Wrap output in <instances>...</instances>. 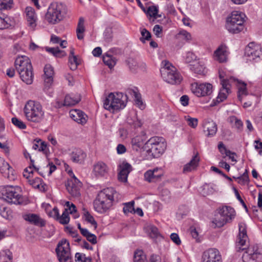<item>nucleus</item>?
<instances>
[{
  "label": "nucleus",
  "mask_w": 262,
  "mask_h": 262,
  "mask_svg": "<svg viewBox=\"0 0 262 262\" xmlns=\"http://www.w3.org/2000/svg\"><path fill=\"white\" fill-rule=\"evenodd\" d=\"M14 25L13 18L4 14H0V29H8Z\"/></svg>",
  "instance_id": "obj_33"
},
{
  "label": "nucleus",
  "mask_w": 262,
  "mask_h": 262,
  "mask_svg": "<svg viewBox=\"0 0 262 262\" xmlns=\"http://www.w3.org/2000/svg\"><path fill=\"white\" fill-rule=\"evenodd\" d=\"M38 151H42L47 156L50 154V150L47 144L45 142L42 141L41 140H40Z\"/></svg>",
  "instance_id": "obj_59"
},
{
  "label": "nucleus",
  "mask_w": 262,
  "mask_h": 262,
  "mask_svg": "<svg viewBox=\"0 0 262 262\" xmlns=\"http://www.w3.org/2000/svg\"><path fill=\"white\" fill-rule=\"evenodd\" d=\"M163 176L161 168H156L153 170H148L144 173V179L148 182H156L159 181Z\"/></svg>",
  "instance_id": "obj_21"
},
{
  "label": "nucleus",
  "mask_w": 262,
  "mask_h": 262,
  "mask_svg": "<svg viewBox=\"0 0 262 262\" xmlns=\"http://www.w3.org/2000/svg\"><path fill=\"white\" fill-rule=\"evenodd\" d=\"M24 112L26 119L31 122L40 123L45 116V112L40 103L38 102L29 100L25 104Z\"/></svg>",
  "instance_id": "obj_2"
},
{
  "label": "nucleus",
  "mask_w": 262,
  "mask_h": 262,
  "mask_svg": "<svg viewBox=\"0 0 262 262\" xmlns=\"http://www.w3.org/2000/svg\"><path fill=\"white\" fill-rule=\"evenodd\" d=\"M13 4V0H0V10L10 9Z\"/></svg>",
  "instance_id": "obj_56"
},
{
  "label": "nucleus",
  "mask_w": 262,
  "mask_h": 262,
  "mask_svg": "<svg viewBox=\"0 0 262 262\" xmlns=\"http://www.w3.org/2000/svg\"><path fill=\"white\" fill-rule=\"evenodd\" d=\"M83 217L88 223L91 224L95 229L97 228V222L89 211L85 209H83Z\"/></svg>",
  "instance_id": "obj_40"
},
{
  "label": "nucleus",
  "mask_w": 262,
  "mask_h": 262,
  "mask_svg": "<svg viewBox=\"0 0 262 262\" xmlns=\"http://www.w3.org/2000/svg\"><path fill=\"white\" fill-rule=\"evenodd\" d=\"M190 69L192 72L198 74L205 75L206 73L204 63L202 61H199L193 64H191Z\"/></svg>",
  "instance_id": "obj_38"
},
{
  "label": "nucleus",
  "mask_w": 262,
  "mask_h": 262,
  "mask_svg": "<svg viewBox=\"0 0 262 262\" xmlns=\"http://www.w3.org/2000/svg\"><path fill=\"white\" fill-rule=\"evenodd\" d=\"M160 72L163 80L167 83L179 84L182 80V76L177 72V69L168 61L163 60Z\"/></svg>",
  "instance_id": "obj_4"
},
{
  "label": "nucleus",
  "mask_w": 262,
  "mask_h": 262,
  "mask_svg": "<svg viewBox=\"0 0 262 262\" xmlns=\"http://www.w3.org/2000/svg\"><path fill=\"white\" fill-rule=\"evenodd\" d=\"M127 93L134 98V100L136 105L141 110L144 108V105L141 99L140 94L138 89L135 88L133 89H129L126 91Z\"/></svg>",
  "instance_id": "obj_32"
},
{
  "label": "nucleus",
  "mask_w": 262,
  "mask_h": 262,
  "mask_svg": "<svg viewBox=\"0 0 262 262\" xmlns=\"http://www.w3.org/2000/svg\"><path fill=\"white\" fill-rule=\"evenodd\" d=\"M179 35H181L187 41H189L191 39V34L185 30L181 31L179 32Z\"/></svg>",
  "instance_id": "obj_63"
},
{
  "label": "nucleus",
  "mask_w": 262,
  "mask_h": 262,
  "mask_svg": "<svg viewBox=\"0 0 262 262\" xmlns=\"http://www.w3.org/2000/svg\"><path fill=\"white\" fill-rule=\"evenodd\" d=\"M116 150L117 154L119 155L123 154L126 151V148L125 146L122 144H119L117 145Z\"/></svg>",
  "instance_id": "obj_64"
},
{
  "label": "nucleus",
  "mask_w": 262,
  "mask_h": 262,
  "mask_svg": "<svg viewBox=\"0 0 262 262\" xmlns=\"http://www.w3.org/2000/svg\"><path fill=\"white\" fill-rule=\"evenodd\" d=\"M126 98V96H123L121 93H118L116 94L111 93L103 101L104 107L113 112L123 109L126 106L125 102Z\"/></svg>",
  "instance_id": "obj_8"
},
{
  "label": "nucleus",
  "mask_w": 262,
  "mask_h": 262,
  "mask_svg": "<svg viewBox=\"0 0 262 262\" xmlns=\"http://www.w3.org/2000/svg\"><path fill=\"white\" fill-rule=\"evenodd\" d=\"M31 65L30 59L26 56L18 57L15 61V67L17 72L22 71L21 69H27Z\"/></svg>",
  "instance_id": "obj_28"
},
{
  "label": "nucleus",
  "mask_w": 262,
  "mask_h": 262,
  "mask_svg": "<svg viewBox=\"0 0 262 262\" xmlns=\"http://www.w3.org/2000/svg\"><path fill=\"white\" fill-rule=\"evenodd\" d=\"M24 219L33 225L39 227L45 226L46 221L41 218L39 215L35 213H27L23 215Z\"/></svg>",
  "instance_id": "obj_19"
},
{
  "label": "nucleus",
  "mask_w": 262,
  "mask_h": 262,
  "mask_svg": "<svg viewBox=\"0 0 262 262\" xmlns=\"http://www.w3.org/2000/svg\"><path fill=\"white\" fill-rule=\"evenodd\" d=\"M183 58L186 62L190 63L195 60L197 58V56L194 53L188 51L185 53Z\"/></svg>",
  "instance_id": "obj_54"
},
{
  "label": "nucleus",
  "mask_w": 262,
  "mask_h": 262,
  "mask_svg": "<svg viewBox=\"0 0 262 262\" xmlns=\"http://www.w3.org/2000/svg\"><path fill=\"white\" fill-rule=\"evenodd\" d=\"M242 258L243 262H262V247L258 245L249 247Z\"/></svg>",
  "instance_id": "obj_12"
},
{
  "label": "nucleus",
  "mask_w": 262,
  "mask_h": 262,
  "mask_svg": "<svg viewBox=\"0 0 262 262\" xmlns=\"http://www.w3.org/2000/svg\"><path fill=\"white\" fill-rule=\"evenodd\" d=\"M245 15L239 11H233L226 19V28L230 33H238L244 29Z\"/></svg>",
  "instance_id": "obj_5"
},
{
  "label": "nucleus",
  "mask_w": 262,
  "mask_h": 262,
  "mask_svg": "<svg viewBox=\"0 0 262 262\" xmlns=\"http://www.w3.org/2000/svg\"><path fill=\"white\" fill-rule=\"evenodd\" d=\"M75 262H92V259L90 257H86L85 254L77 252L75 255Z\"/></svg>",
  "instance_id": "obj_48"
},
{
  "label": "nucleus",
  "mask_w": 262,
  "mask_h": 262,
  "mask_svg": "<svg viewBox=\"0 0 262 262\" xmlns=\"http://www.w3.org/2000/svg\"><path fill=\"white\" fill-rule=\"evenodd\" d=\"M70 117L75 122L82 125L86 123L88 116L82 111L77 109L71 110L69 112Z\"/></svg>",
  "instance_id": "obj_23"
},
{
  "label": "nucleus",
  "mask_w": 262,
  "mask_h": 262,
  "mask_svg": "<svg viewBox=\"0 0 262 262\" xmlns=\"http://www.w3.org/2000/svg\"><path fill=\"white\" fill-rule=\"evenodd\" d=\"M127 64L130 70L133 72H137L138 70L144 71L146 65L143 62H139L133 58H129L127 60Z\"/></svg>",
  "instance_id": "obj_34"
},
{
  "label": "nucleus",
  "mask_w": 262,
  "mask_h": 262,
  "mask_svg": "<svg viewBox=\"0 0 262 262\" xmlns=\"http://www.w3.org/2000/svg\"><path fill=\"white\" fill-rule=\"evenodd\" d=\"M103 61L110 69L113 68L116 63L115 58L113 56L107 54L103 56Z\"/></svg>",
  "instance_id": "obj_43"
},
{
  "label": "nucleus",
  "mask_w": 262,
  "mask_h": 262,
  "mask_svg": "<svg viewBox=\"0 0 262 262\" xmlns=\"http://www.w3.org/2000/svg\"><path fill=\"white\" fill-rule=\"evenodd\" d=\"M234 209L228 206H224L218 209V214L212 221V226L214 228L223 227L227 223L231 222L235 216Z\"/></svg>",
  "instance_id": "obj_7"
},
{
  "label": "nucleus",
  "mask_w": 262,
  "mask_h": 262,
  "mask_svg": "<svg viewBox=\"0 0 262 262\" xmlns=\"http://www.w3.org/2000/svg\"><path fill=\"white\" fill-rule=\"evenodd\" d=\"M191 91L199 97L209 96L212 92V85L209 83L194 82L191 84Z\"/></svg>",
  "instance_id": "obj_14"
},
{
  "label": "nucleus",
  "mask_w": 262,
  "mask_h": 262,
  "mask_svg": "<svg viewBox=\"0 0 262 262\" xmlns=\"http://www.w3.org/2000/svg\"><path fill=\"white\" fill-rule=\"evenodd\" d=\"M230 121L233 123L234 126L238 130H241L242 129L243 124L240 119H238L235 116H232L230 117Z\"/></svg>",
  "instance_id": "obj_55"
},
{
  "label": "nucleus",
  "mask_w": 262,
  "mask_h": 262,
  "mask_svg": "<svg viewBox=\"0 0 262 262\" xmlns=\"http://www.w3.org/2000/svg\"><path fill=\"white\" fill-rule=\"evenodd\" d=\"M141 34L142 35V37L140 38V40L142 41H143V39L148 40L151 38V34L150 32L146 29H142Z\"/></svg>",
  "instance_id": "obj_60"
},
{
  "label": "nucleus",
  "mask_w": 262,
  "mask_h": 262,
  "mask_svg": "<svg viewBox=\"0 0 262 262\" xmlns=\"http://www.w3.org/2000/svg\"><path fill=\"white\" fill-rule=\"evenodd\" d=\"M32 66L27 68L26 71H21L17 72L19 75L21 79L27 84H31L33 82V74L32 71Z\"/></svg>",
  "instance_id": "obj_31"
},
{
  "label": "nucleus",
  "mask_w": 262,
  "mask_h": 262,
  "mask_svg": "<svg viewBox=\"0 0 262 262\" xmlns=\"http://www.w3.org/2000/svg\"><path fill=\"white\" fill-rule=\"evenodd\" d=\"M70 157L73 162L82 163L86 157V154L80 148H75L70 154Z\"/></svg>",
  "instance_id": "obj_29"
},
{
  "label": "nucleus",
  "mask_w": 262,
  "mask_h": 262,
  "mask_svg": "<svg viewBox=\"0 0 262 262\" xmlns=\"http://www.w3.org/2000/svg\"><path fill=\"white\" fill-rule=\"evenodd\" d=\"M28 182L33 187L38 189L41 191L45 192L47 190V185L43 182L42 180L40 178L36 177L33 179H29Z\"/></svg>",
  "instance_id": "obj_36"
},
{
  "label": "nucleus",
  "mask_w": 262,
  "mask_h": 262,
  "mask_svg": "<svg viewBox=\"0 0 262 262\" xmlns=\"http://www.w3.org/2000/svg\"><path fill=\"white\" fill-rule=\"evenodd\" d=\"M26 13L27 25L31 30H34L37 25V15L34 10L31 7H27Z\"/></svg>",
  "instance_id": "obj_22"
},
{
  "label": "nucleus",
  "mask_w": 262,
  "mask_h": 262,
  "mask_svg": "<svg viewBox=\"0 0 262 262\" xmlns=\"http://www.w3.org/2000/svg\"><path fill=\"white\" fill-rule=\"evenodd\" d=\"M158 7L152 5L148 7L146 13L147 16L156 19L158 18Z\"/></svg>",
  "instance_id": "obj_44"
},
{
  "label": "nucleus",
  "mask_w": 262,
  "mask_h": 262,
  "mask_svg": "<svg viewBox=\"0 0 262 262\" xmlns=\"http://www.w3.org/2000/svg\"><path fill=\"white\" fill-rule=\"evenodd\" d=\"M216 186L214 184H205L203 186V193L206 195L213 194L216 191Z\"/></svg>",
  "instance_id": "obj_42"
},
{
  "label": "nucleus",
  "mask_w": 262,
  "mask_h": 262,
  "mask_svg": "<svg viewBox=\"0 0 262 262\" xmlns=\"http://www.w3.org/2000/svg\"><path fill=\"white\" fill-rule=\"evenodd\" d=\"M117 194L116 190L112 187L100 191L93 202L95 210L100 213H105L113 206Z\"/></svg>",
  "instance_id": "obj_1"
},
{
  "label": "nucleus",
  "mask_w": 262,
  "mask_h": 262,
  "mask_svg": "<svg viewBox=\"0 0 262 262\" xmlns=\"http://www.w3.org/2000/svg\"><path fill=\"white\" fill-rule=\"evenodd\" d=\"M146 139V136L143 133L134 137L131 141L133 149L136 151H138L139 149L142 148L145 143Z\"/></svg>",
  "instance_id": "obj_30"
},
{
  "label": "nucleus",
  "mask_w": 262,
  "mask_h": 262,
  "mask_svg": "<svg viewBox=\"0 0 262 262\" xmlns=\"http://www.w3.org/2000/svg\"><path fill=\"white\" fill-rule=\"evenodd\" d=\"M199 161L198 155H195L189 163L184 165L183 172L187 173L195 170L198 166Z\"/></svg>",
  "instance_id": "obj_37"
},
{
  "label": "nucleus",
  "mask_w": 262,
  "mask_h": 262,
  "mask_svg": "<svg viewBox=\"0 0 262 262\" xmlns=\"http://www.w3.org/2000/svg\"><path fill=\"white\" fill-rule=\"evenodd\" d=\"M227 56V48L225 45H223L220 46L213 54L214 59L220 63L226 62Z\"/></svg>",
  "instance_id": "obj_24"
},
{
  "label": "nucleus",
  "mask_w": 262,
  "mask_h": 262,
  "mask_svg": "<svg viewBox=\"0 0 262 262\" xmlns=\"http://www.w3.org/2000/svg\"><path fill=\"white\" fill-rule=\"evenodd\" d=\"M66 12V6L58 2L52 3L49 6L45 18L50 24H56L61 21Z\"/></svg>",
  "instance_id": "obj_6"
},
{
  "label": "nucleus",
  "mask_w": 262,
  "mask_h": 262,
  "mask_svg": "<svg viewBox=\"0 0 262 262\" xmlns=\"http://www.w3.org/2000/svg\"><path fill=\"white\" fill-rule=\"evenodd\" d=\"M170 238L177 245H180L181 243V241L179 238L178 234L172 233L170 235Z\"/></svg>",
  "instance_id": "obj_62"
},
{
  "label": "nucleus",
  "mask_w": 262,
  "mask_h": 262,
  "mask_svg": "<svg viewBox=\"0 0 262 262\" xmlns=\"http://www.w3.org/2000/svg\"><path fill=\"white\" fill-rule=\"evenodd\" d=\"M57 221H58L60 224L63 225H66L69 223L70 221V217L69 212H68V209H64L62 215L61 216L59 215V217Z\"/></svg>",
  "instance_id": "obj_49"
},
{
  "label": "nucleus",
  "mask_w": 262,
  "mask_h": 262,
  "mask_svg": "<svg viewBox=\"0 0 262 262\" xmlns=\"http://www.w3.org/2000/svg\"><path fill=\"white\" fill-rule=\"evenodd\" d=\"M261 53V48L254 42H250L246 47L245 50V56L247 60L250 61H256L260 59Z\"/></svg>",
  "instance_id": "obj_15"
},
{
  "label": "nucleus",
  "mask_w": 262,
  "mask_h": 262,
  "mask_svg": "<svg viewBox=\"0 0 262 262\" xmlns=\"http://www.w3.org/2000/svg\"><path fill=\"white\" fill-rule=\"evenodd\" d=\"M0 214L3 217L8 220L12 216L11 210L9 208L4 205L0 206Z\"/></svg>",
  "instance_id": "obj_46"
},
{
  "label": "nucleus",
  "mask_w": 262,
  "mask_h": 262,
  "mask_svg": "<svg viewBox=\"0 0 262 262\" xmlns=\"http://www.w3.org/2000/svg\"><path fill=\"white\" fill-rule=\"evenodd\" d=\"M84 23V18L83 17L79 18L76 29L77 37L79 40L82 39L84 37L83 33L85 31Z\"/></svg>",
  "instance_id": "obj_39"
},
{
  "label": "nucleus",
  "mask_w": 262,
  "mask_h": 262,
  "mask_svg": "<svg viewBox=\"0 0 262 262\" xmlns=\"http://www.w3.org/2000/svg\"><path fill=\"white\" fill-rule=\"evenodd\" d=\"M120 171L118 173V180L122 182H126L129 173L132 170L131 165L127 162H123L120 166Z\"/></svg>",
  "instance_id": "obj_25"
},
{
  "label": "nucleus",
  "mask_w": 262,
  "mask_h": 262,
  "mask_svg": "<svg viewBox=\"0 0 262 262\" xmlns=\"http://www.w3.org/2000/svg\"><path fill=\"white\" fill-rule=\"evenodd\" d=\"M66 206L67 207L66 209H68L69 214H72L73 213L76 212V206L73 203L68 201L66 203Z\"/></svg>",
  "instance_id": "obj_61"
},
{
  "label": "nucleus",
  "mask_w": 262,
  "mask_h": 262,
  "mask_svg": "<svg viewBox=\"0 0 262 262\" xmlns=\"http://www.w3.org/2000/svg\"><path fill=\"white\" fill-rule=\"evenodd\" d=\"M1 197L11 204L22 205L24 203V198L21 194L20 187L8 185L2 189Z\"/></svg>",
  "instance_id": "obj_3"
},
{
  "label": "nucleus",
  "mask_w": 262,
  "mask_h": 262,
  "mask_svg": "<svg viewBox=\"0 0 262 262\" xmlns=\"http://www.w3.org/2000/svg\"><path fill=\"white\" fill-rule=\"evenodd\" d=\"M249 238L247 233V226L244 223L238 224V234L236 237L235 248L237 251H243L249 247Z\"/></svg>",
  "instance_id": "obj_11"
},
{
  "label": "nucleus",
  "mask_w": 262,
  "mask_h": 262,
  "mask_svg": "<svg viewBox=\"0 0 262 262\" xmlns=\"http://www.w3.org/2000/svg\"><path fill=\"white\" fill-rule=\"evenodd\" d=\"M134 262H147L145 255L143 251L138 250L134 253Z\"/></svg>",
  "instance_id": "obj_45"
},
{
  "label": "nucleus",
  "mask_w": 262,
  "mask_h": 262,
  "mask_svg": "<svg viewBox=\"0 0 262 262\" xmlns=\"http://www.w3.org/2000/svg\"><path fill=\"white\" fill-rule=\"evenodd\" d=\"M110 167L102 161H98L93 166L92 173L97 178H106L109 175Z\"/></svg>",
  "instance_id": "obj_16"
},
{
  "label": "nucleus",
  "mask_w": 262,
  "mask_h": 262,
  "mask_svg": "<svg viewBox=\"0 0 262 262\" xmlns=\"http://www.w3.org/2000/svg\"><path fill=\"white\" fill-rule=\"evenodd\" d=\"M55 252L59 262H73L70 243L66 239L58 242Z\"/></svg>",
  "instance_id": "obj_10"
},
{
  "label": "nucleus",
  "mask_w": 262,
  "mask_h": 262,
  "mask_svg": "<svg viewBox=\"0 0 262 262\" xmlns=\"http://www.w3.org/2000/svg\"><path fill=\"white\" fill-rule=\"evenodd\" d=\"M69 174L71 177L66 184V188L68 192L74 198H78L80 196V188L82 184L75 176L72 170L69 171Z\"/></svg>",
  "instance_id": "obj_13"
},
{
  "label": "nucleus",
  "mask_w": 262,
  "mask_h": 262,
  "mask_svg": "<svg viewBox=\"0 0 262 262\" xmlns=\"http://www.w3.org/2000/svg\"><path fill=\"white\" fill-rule=\"evenodd\" d=\"M230 80H232L231 83H234L237 89V97L238 100L242 102L244 97L247 96L249 94L248 91L247 89V84L236 78L231 76Z\"/></svg>",
  "instance_id": "obj_18"
},
{
  "label": "nucleus",
  "mask_w": 262,
  "mask_h": 262,
  "mask_svg": "<svg viewBox=\"0 0 262 262\" xmlns=\"http://www.w3.org/2000/svg\"><path fill=\"white\" fill-rule=\"evenodd\" d=\"M202 262H221V255L219 250L210 248L204 251L202 256Z\"/></svg>",
  "instance_id": "obj_17"
},
{
  "label": "nucleus",
  "mask_w": 262,
  "mask_h": 262,
  "mask_svg": "<svg viewBox=\"0 0 262 262\" xmlns=\"http://www.w3.org/2000/svg\"><path fill=\"white\" fill-rule=\"evenodd\" d=\"M12 253L9 250L0 252V262H12Z\"/></svg>",
  "instance_id": "obj_41"
},
{
  "label": "nucleus",
  "mask_w": 262,
  "mask_h": 262,
  "mask_svg": "<svg viewBox=\"0 0 262 262\" xmlns=\"http://www.w3.org/2000/svg\"><path fill=\"white\" fill-rule=\"evenodd\" d=\"M185 120L187 124L191 127L195 128L198 124V120L195 118H192L189 116H185Z\"/></svg>",
  "instance_id": "obj_53"
},
{
  "label": "nucleus",
  "mask_w": 262,
  "mask_h": 262,
  "mask_svg": "<svg viewBox=\"0 0 262 262\" xmlns=\"http://www.w3.org/2000/svg\"><path fill=\"white\" fill-rule=\"evenodd\" d=\"M135 202L134 201L126 203L124 204L123 210L125 214L135 212L134 208Z\"/></svg>",
  "instance_id": "obj_50"
},
{
  "label": "nucleus",
  "mask_w": 262,
  "mask_h": 262,
  "mask_svg": "<svg viewBox=\"0 0 262 262\" xmlns=\"http://www.w3.org/2000/svg\"><path fill=\"white\" fill-rule=\"evenodd\" d=\"M145 144L148 148V151L151 154L154 158L160 157L164 152L166 148L165 140L160 137H151Z\"/></svg>",
  "instance_id": "obj_9"
},
{
  "label": "nucleus",
  "mask_w": 262,
  "mask_h": 262,
  "mask_svg": "<svg viewBox=\"0 0 262 262\" xmlns=\"http://www.w3.org/2000/svg\"><path fill=\"white\" fill-rule=\"evenodd\" d=\"M148 231L150 237L152 238L157 237L159 235L158 229L155 226L149 225L147 227Z\"/></svg>",
  "instance_id": "obj_52"
},
{
  "label": "nucleus",
  "mask_w": 262,
  "mask_h": 262,
  "mask_svg": "<svg viewBox=\"0 0 262 262\" xmlns=\"http://www.w3.org/2000/svg\"><path fill=\"white\" fill-rule=\"evenodd\" d=\"M11 168L9 164L3 159L0 158V171L2 173H5L7 171H9Z\"/></svg>",
  "instance_id": "obj_57"
},
{
  "label": "nucleus",
  "mask_w": 262,
  "mask_h": 262,
  "mask_svg": "<svg viewBox=\"0 0 262 262\" xmlns=\"http://www.w3.org/2000/svg\"><path fill=\"white\" fill-rule=\"evenodd\" d=\"M46 50L48 53L52 54L53 55L59 57L61 56H63L65 55V53L63 51H61L59 50V49L57 48H49L47 47L46 48Z\"/></svg>",
  "instance_id": "obj_47"
},
{
  "label": "nucleus",
  "mask_w": 262,
  "mask_h": 262,
  "mask_svg": "<svg viewBox=\"0 0 262 262\" xmlns=\"http://www.w3.org/2000/svg\"><path fill=\"white\" fill-rule=\"evenodd\" d=\"M203 130L206 136L212 137L216 134L217 127L215 122L210 119H206L203 121Z\"/></svg>",
  "instance_id": "obj_20"
},
{
  "label": "nucleus",
  "mask_w": 262,
  "mask_h": 262,
  "mask_svg": "<svg viewBox=\"0 0 262 262\" xmlns=\"http://www.w3.org/2000/svg\"><path fill=\"white\" fill-rule=\"evenodd\" d=\"M222 89H221L218 96L217 97V101L222 102L225 100L228 95L230 93V85L227 80H223L222 81Z\"/></svg>",
  "instance_id": "obj_27"
},
{
  "label": "nucleus",
  "mask_w": 262,
  "mask_h": 262,
  "mask_svg": "<svg viewBox=\"0 0 262 262\" xmlns=\"http://www.w3.org/2000/svg\"><path fill=\"white\" fill-rule=\"evenodd\" d=\"M69 67L72 70H76L79 64V61L77 56H69Z\"/></svg>",
  "instance_id": "obj_51"
},
{
  "label": "nucleus",
  "mask_w": 262,
  "mask_h": 262,
  "mask_svg": "<svg viewBox=\"0 0 262 262\" xmlns=\"http://www.w3.org/2000/svg\"><path fill=\"white\" fill-rule=\"evenodd\" d=\"M81 100V96L79 94H68L65 96L64 103V106H71L78 103Z\"/></svg>",
  "instance_id": "obj_35"
},
{
  "label": "nucleus",
  "mask_w": 262,
  "mask_h": 262,
  "mask_svg": "<svg viewBox=\"0 0 262 262\" xmlns=\"http://www.w3.org/2000/svg\"><path fill=\"white\" fill-rule=\"evenodd\" d=\"M11 121L15 126L20 129H25L26 128L25 123L16 117L12 118Z\"/></svg>",
  "instance_id": "obj_58"
},
{
  "label": "nucleus",
  "mask_w": 262,
  "mask_h": 262,
  "mask_svg": "<svg viewBox=\"0 0 262 262\" xmlns=\"http://www.w3.org/2000/svg\"><path fill=\"white\" fill-rule=\"evenodd\" d=\"M43 79L45 84L46 87H49L52 83L53 80L54 69L49 64L45 65L43 69Z\"/></svg>",
  "instance_id": "obj_26"
}]
</instances>
